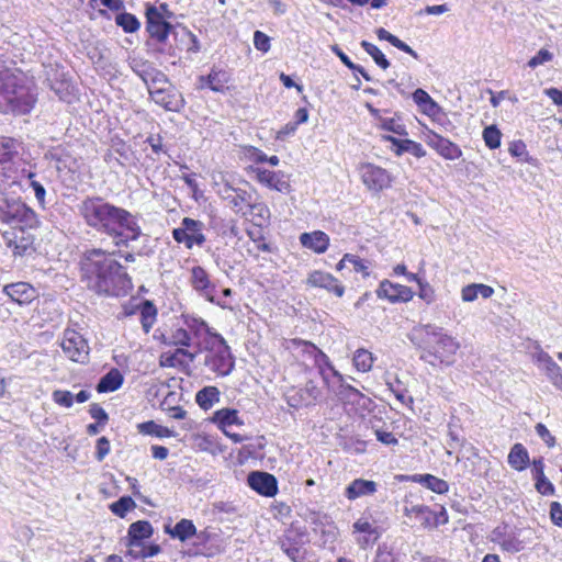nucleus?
Masks as SVG:
<instances>
[{
  "instance_id": "1",
  "label": "nucleus",
  "mask_w": 562,
  "mask_h": 562,
  "mask_svg": "<svg viewBox=\"0 0 562 562\" xmlns=\"http://www.w3.org/2000/svg\"><path fill=\"white\" fill-rule=\"evenodd\" d=\"M78 212L87 226L109 236L117 248L128 247L131 241L142 235L136 215L101 196L83 199L78 205Z\"/></svg>"
},
{
  "instance_id": "2",
  "label": "nucleus",
  "mask_w": 562,
  "mask_h": 562,
  "mask_svg": "<svg viewBox=\"0 0 562 562\" xmlns=\"http://www.w3.org/2000/svg\"><path fill=\"white\" fill-rule=\"evenodd\" d=\"M115 251L88 249L80 260L81 282L97 294L123 296L132 290V279L115 259Z\"/></svg>"
},
{
  "instance_id": "3",
  "label": "nucleus",
  "mask_w": 562,
  "mask_h": 562,
  "mask_svg": "<svg viewBox=\"0 0 562 562\" xmlns=\"http://www.w3.org/2000/svg\"><path fill=\"white\" fill-rule=\"evenodd\" d=\"M408 338L422 351L419 358L424 362L432 367H449L454 363L460 342L442 327L430 323L419 325L412 330Z\"/></svg>"
},
{
  "instance_id": "4",
  "label": "nucleus",
  "mask_w": 562,
  "mask_h": 562,
  "mask_svg": "<svg viewBox=\"0 0 562 562\" xmlns=\"http://www.w3.org/2000/svg\"><path fill=\"white\" fill-rule=\"evenodd\" d=\"M35 95L26 78L9 69L0 71V113L27 114L35 104Z\"/></svg>"
},
{
  "instance_id": "5",
  "label": "nucleus",
  "mask_w": 562,
  "mask_h": 562,
  "mask_svg": "<svg viewBox=\"0 0 562 562\" xmlns=\"http://www.w3.org/2000/svg\"><path fill=\"white\" fill-rule=\"evenodd\" d=\"M205 357L204 366L217 376L229 375L235 368V358L231 347L222 335H213L203 339Z\"/></svg>"
},
{
  "instance_id": "6",
  "label": "nucleus",
  "mask_w": 562,
  "mask_h": 562,
  "mask_svg": "<svg viewBox=\"0 0 562 562\" xmlns=\"http://www.w3.org/2000/svg\"><path fill=\"white\" fill-rule=\"evenodd\" d=\"M1 221L13 224L12 228L34 229L40 225L37 214L20 201L8 203L7 210L2 212Z\"/></svg>"
},
{
  "instance_id": "7",
  "label": "nucleus",
  "mask_w": 562,
  "mask_h": 562,
  "mask_svg": "<svg viewBox=\"0 0 562 562\" xmlns=\"http://www.w3.org/2000/svg\"><path fill=\"white\" fill-rule=\"evenodd\" d=\"M2 239L14 257L32 256L36 251V237L31 229L11 228L2 233Z\"/></svg>"
},
{
  "instance_id": "8",
  "label": "nucleus",
  "mask_w": 562,
  "mask_h": 562,
  "mask_svg": "<svg viewBox=\"0 0 562 562\" xmlns=\"http://www.w3.org/2000/svg\"><path fill=\"white\" fill-rule=\"evenodd\" d=\"M60 347L69 360L77 363L88 362L90 353L88 340L77 330L66 328Z\"/></svg>"
},
{
  "instance_id": "9",
  "label": "nucleus",
  "mask_w": 562,
  "mask_h": 562,
  "mask_svg": "<svg viewBox=\"0 0 562 562\" xmlns=\"http://www.w3.org/2000/svg\"><path fill=\"white\" fill-rule=\"evenodd\" d=\"M190 283L194 291L200 296L204 297L207 302L220 306L223 310H232V306L225 300L215 297V285L211 282L210 276L206 270L201 266H194L191 269Z\"/></svg>"
},
{
  "instance_id": "10",
  "label": "nucleus",
  "mask_w": 562,
  "mask_h": 562,
  "mask_svg": "<svg viewBox=\"0 0 562 562\" xmlns=\"http://www.w3.org/2000/svg\"><path fill=\"white\" fill-rule=\"evenodd\" d=\"M204 224L201 221L191 217H184L181 226L172 231L173 239L179 244H184L188 249L194 245L202 246L206 238L202 233Z\"/></svg>"
},
{
  "instance_id": "11",
  "label": "nucleus",
  "mask_w": 562,
  "mask_h": 562,
  "mask_svg": "<svg viewBox=\"0 0 562 562\" xmlns=\"http://www.w3.org/2000/svg\"><path fill=\"white\" fill-rule=\"evenodd\" d=\"M149 95L156 104L162 106L166 111L181 112L186 106L182 93L169 81L166 86L151 90Z\"/></svg>"
},
{
  "instance_id": "12",
  "label": "nucleus",
  "mask_w": 562,
  "mask_h": 562,
  "mask_svg": "<svg viewBox=\"0 0 562 562\" xmlns=\"http://www.w3.org/2000/svg\"><path fill=\"white\" fill-rule=\"evenodd\" d=\"M173 29V25L162 18L156 5L148 4L146 7V31L150 37L162 44Z\"/></svg>"
},
{
  "instance_id": "13",
  "label": "nucleus",
  "mask_w": 562,
  "mask_h": 562,
  "mask_svg": "<svg viewBox=\"0 0 562 562\" xmlns=\"http://www.w3.org/2000/svg\"><path fill=\"white\" fill-rule=\"evenodd\" d=\"M361 179L363 184L372 191H382L390 187L391 177L389 172L375 165L364 164L360 168Z\"/></svg>"
},
{
  "instance_id": "14",
  "label": "nucleus",
  "mask_w": 562,
  "mask_h": 562,
  "mask_svg": "<svg viewBox=\"0 0 562 562\" xmlns=\"http://www.w3.org/2000/svg\"><path fill=\"white\" fill-rule=\"evenodd\" d=\"M307 286L319 288L326 290L328 293L341 297L345 293V286L331 273L323 270H313L307 274L305 280Z\"/></svg>"
},
{
  "instance_id": "15",
  "label": "nucleus",
  "mask_w": 562,
  "mask_h": 562,
  "mask_svg": "<svg viewBox=\"0 0 562 562\" xmlns=\"http://www.w3.org/2000/svg\"><path fill=\"white\" fill-rule=\"evenodd\" d=\"M2 293L19 305H29L40 296L38 291L29 282H13L5 284Z\"/></svg>"
},
{
  "instance_id": "16",
  "label": "nucleus",
  "mask_w": 562,
  "mask_h": 562,
  "mask_svg": "<svg viewBox=\"0 0 562 562\" xmlns=\"http://www.w3.org/2000/svg\"><path fill=\"white\" fill-rule=\"evenodd\" d=\"M376 295L378 297L385 299L391 303H405L413 299L414 292L406 285L383 280L376 289Z\"/></svg>"
},
{
  "instance_id": "17",
  "label": "nucleus",
  "mask_w": 562,
  "mask_h": 562,
  "mask_svg": "<svg viewBox=\"0 0 562 562\" xmlns=\"http://www.w3.org/2000/svg\"><path fill=\"white\" fill-rule=\"evenodd\" d=\"M133 70L146 85L149 93L160 86H166L169 80L161 70L156 69L148 61L135 64Z\"/></svg>"
},
{
  "instance_id": "18",
  "label": "nucleus",
  "mask_w": 562,
  "mask_h": 562,
  "mask_svg": "<svg viewBox=\"0 0 562 562\" xmlns=\"http://www.w3.org/2000/svg\"><path fill=\"white\" fill-rule=\"evenodd\" d=\"M425 142L446 159L456 160L462 156V150L457 144L435 132H428Z\"/></svg>"
},
{
  "instance_id": "19",
  "label": "nucleus",
  "mask_w": 562,
  "mask_h": 562,
  "mask_svg": "<svg viewBox=\"0 0 562 562\" xmlns=\"http://www.w3.org/2000/svg\"><path fill=\"white\" fill-rule=\"evenodd\" d=\"M248 485L258 494L272 497L278 493V481L268 472L252 471L247 477Z\"/></svg>"
},
{
  "instance_id": "20",
  "label": "nucleus",
  "mask_w": 562,
  "mask_h": 562,
  "mask_svg": "<svg viewBox=\"0 0 562 562\" xmlns=\"http://www.w3.org/2000/svg\"><path fill=\"white\" fill-rule=\"evenodd\" d=\"M252 171L256 173L257 181L269 189L281 193H289L291 191L290 182L283 172L258 167L252 168Z\"/></svg>"
},
{
  "instance_id": "21",
  "label": "nucleus",
  "mask_w": 562,
  "mask_h": 562,
  "mask_svg": "<svg viewBox=\"0 0 562 562\" xmlns=\"http://www.w3.org/2000/svg\"><path fill=\"white\" fill-rule=\"evenodd\" d=\"M304 345L305 351L314 358L315 366L318 368L319 374L325 383H329V374L342 381V374L334 368L327 355L312 342H304Z\"/></svg>"
},
{
  "instance_id": "22",
  "label": "nucleus",
  "mask_w": 562,
  "mask_h": 562,
  "mask_svg": "<svg viewBox=\"0 0 562 562\" xmlns=\"http://www.w3.org/2000/svg\"><path fill=\"white\" fill-rule=\"evenodd\" d=\"M329 236L323 231L302 233L300 235L301 245L316 254H324L329 247Z\"/></svg>"
},
{
  "instance_id": "23",
  "label": "nucleus",
  "mask_w": 562,
  "mask_h": 562,
  "mask_svg": "<svg viewBox=\"0 0 562 562\" xmlns=\"http://www.w3.org/2000/svg\"><path fill=\"white\" fill-rule=\"evenodd\" d=\"M199 80L201 88L207 87L214 92H224L227 89L231 76L226 70L214 67L207 76H201Z\"/></svg>"
},
{
  "instance_id": "24",
  "label": "nucleus",
  "mask_w": 562,
  "mask_h": 562,
  "mask_svg": "<svg viewBox=\"0 0 562 562\" xmlns=\"http://www.w3.org/2000/svg\"><path fill=\"white\" fill-rule=\"evenodd\" d=\"M376 490L378 484L374 481L355 479L350 484L346 486L344 494L347 499L355 501L363 496L373 495Z\"/></svg>"
},
{
  "instance_id": "25",
  "label": "nucleus",
  "mask_w": 562,
  "mask_h": 562,
  "mask_svg": "<svg viewBox=\"0 0 562 562\" xmlns=\"http://www.w3.org/2000/svg\"><path fill=\"white\" fill-rule=\"evenodd\" d=\"M165 532L172 539L186 542L196 533V527L193 521L187 518L180 519L173 527L165 525Z\"/></svg>"
},
{
  "instance_id": "26",
  "label": "nucleus",
  "mask_w": 562,
  "mask_h": 562,
  "mask_svg": "<svg viewBox=\"0 0 562 562\" xmlns=\"http://www.w3.org/2000/svg\"><path fill=\"white\" fill-rule=\"evenodd\" d=\"M154 533L151 524L147 520H137L130 525L127 530V539L131 544H140L144 540L149 539Z\"/></svg>"
},
{
  "instance_id": "27",
  "label": "nucleus",
  "mask_w": 562,
  "mask_h": 562,
  "mask_svg": "<svg viewBox=\"0 0 562 562\" xmlns=\"http://www.w3.org/2000/svg\"><path fill=\"white\" fill-rule=\"evenodd\" d=\"M124 382L123 374L116 368H112L98 382L95 389L99 393H109L119 390Z\"/></svg>"
},
{
  "instance_id": "28",
  "label": "nucleus",
  "mask_w": 562,
  "mask_h": 562,
  "mask_svg": "<svg viewBox=\"0 0 562 562\" xmlns=\"http://www.w3.org/2000/svg\"><path fill=\"white\" fill-rule=\"evenodd\" d=\"M508 464L516 471H524L530 463L529 453L522 443H515L507 457Z\"/></svg>"
},
{
  "instance_id": "29",
  "label": "nucleus",
  "mask_w": 562,
  "mask_h": 562,
  "mask_svg": "<svg viewBox=\"0 0 562 562\" xmlns=\"http://www.w3.org/2000/svg\"><path fill=\"white\" fill-rule=\"evenodd\" d=\"M211 420L223 431L226 430V427L232 425H244V422L238 416V411L235 408L218 409L213 414Z\"/></svg>"
},
{
  "instance_id": "30",
  "label": "nucleus",
  "mask_w": 562,
  "mask_h": 562,
  "mask_svg": "<svg viewBox=\"0 0 562 562\" xmlns=\"http://www.w3.org/2000/svg\"><path fill=\"white\" fill-rule=\"evenodd\" d=\"M183 323L195 337L205 335L204 339H210L213 335H220L211 327H209L207 323L200 317H195L193 315H183Z\"/></svg>"
},
{
  "instance_id": "31",
  "label": "nucleus",
  "mask_w": 562,
  "mask_h": 562,
  "mask_svg": "<svg viewBox=\"0 0 562 562\" xmlns=\"http://www.w3.org/2000/svg\"><path fill=\"white\" fill-rule=\"evenodd\" d=\"M403 513L406 517L417 520L423 528H429L430 519H432V510L425 505H405Z\"/></svg>"
},
{
  "instance_id": "32",
  "label": "nucleus",
  "mask_w": 562,
  "mask_h": 562,
  "mask_svg": "<svg viewBox=\"0 0 562 562\" xmlns=\"http://www.w3.org/2000/svg\"><path fill=\"white\" fill-rule=\"evenodd\" d=\"M221 400V392L216 386H204L195 394V402L203 411H209Z\"/></svg>"
},
{
  "instance_id": "33",
  "label": "nucleus",
  "mask_w": 562,
  "mask_h": 562,
  "mask_svg": "<svg viewBox=\"0 0 562 562\" xmlns=\"http://www.w3.org/2000/svg\"><path fill=\"white\" fill-rule=\"evenodd\" d=\"M494 294V289L483 283H472L464 286L461 291L463 302H473L479 295L483 299H488Z\"/></svg>"
},
{
  "instance_id": "34",
  "label": "nucleus",
  "mask_w": 562,
  "mask_h": 562,
  "mask_svg": "<svg viewBox=\"0 0 562 562\" xmlns=\"http://www.w3.org/2000/svg\"><path fill=\"white\" fill-rule=\"evenodd\" d=\"M413 481L437 494H445L449 491L448 482L431 474H417L413 477Z\"/></svg>"
},
{
  "instance_id": "35",
  "label": "nucleus",
  "mask_w": 562,
  "mask_h": 562,
  "mask_svg": "<svg viewBox=\"0 0 562 562\" xmlns=\"http://www.w3.org/2000/svg\"><path fill=\"white\" fill-rule=\"evenodd\" d=\"M375 34H376V36H378V38L380 41H386L391 45L396 47L397 49H400V50H402V52H404L406 54H409L415 59H419V55L411 46H408L405 42L400 40L397 36L393 35L392 33H390L385 29L379 27L375 31Z\"/></svg>"
},
{
  "instance_id": "36",
  "label": "nucleus",
  "mask_w": 562,
  "mask_h": 562,
  "mask_svg": "<svg viewBox=\"0 0 562 562\" xmlns=\"http://www.w3.org/2000/svg\"><path fill=\"white\" fill-rule=\"evenodd\" d=\"M140 324L146 334H148L156 322L157 308L150 301H145L139 307Z\"/></svg>"
},
{
  "instance_id": "37",
  "label": "nucleus",
  "mask_w": 562,
  "mask_h": 562,
  "mask_svg": "<svg viewBox=\"0 0 562 562\" xmlns=\"http://www.w3.org/2000/svg\"><path fill=\"white\" fill-rule=\"evenodd\" d=\"M137 429L143 435L155 436L158 438H168L173 436V431L167 427L156 424L154 420L144 422L137 425Z\"/></svg>"
},
{
  "instance_id": "38",
  "label": "nucleus",
  "mask_w": 562,
  "mask_h": 562,
  "mask_svg": "<svg viewBox=\"0 0 562 562\" xmlns=\"http://www.w3.org/2000/svg\"><path fill=\"white\" fill-rule=\"evenodd\" d=\"M413 100L427 114L435 112L439 108L437 102L422 88L413 92Z\"/></svg>"
},
{
  "instance_id": "39",
  "label": "nucleus",
  "mask_w": 562,
  "mask_h": 562,
  "mask_svg": "<svg viewBox=\"0 0 562 562\" xmlns=\"http://www.w3.org/2000/svg\"><path fill=\"white\" fill-rule=\"evenodd\" d=\"M224 200L236 213H239L244 205H250L251 193L244 189H236L235 193H231L229 198Z\"/></svg>"
},
{
  "instance_id": "40",
  "label": "nucleus",
  "mask_w": 562,
  "mask_h": 562,
  "mask_svg": "<svg viewBox=\"0 0 562 562\" xmlns=\"http://www.w3.org/2000/svg\"><path fill=\"white\" fill-rule=\"evenodd\" d=\"M164 344L168 346H179L181 348L191 345L189 331L184 328L175 329L169 336H164Z\"/></svg>"
},
{
  "instance_id": "41",
  "label": "nucleus",
  "mask_w": 562,
  "mask_h": 562,
  "mask_svg": "<svg viewBox=\"0 0 562 562\" xmlns=\"http://www.w3.org/2000/svg\"><path fill=\"white\" fill-rule=\"evenodd\" d=\"M374 362L373 355L367 349H358L353 355V364L358 371L368 372Z\"/></svg>"
},
{
  "instance_id": "42",
  "label": "nucleus",
  "mask_w": 562,
  "mask_h": 562,
  "mask_svg": "<svg viewBox=\"0 0 562 562\" xmlns=\"http://www.w3.org/2000/svg\"><path fill=\"white\" fill-rule=\"evenodd\" d=\"M360 45L366 50V53L372 57L374 63L380 68L387 69L390 67L389 59L385 57V55L381 52V49L378 46L368 41H362Z\"/></svg>"
},
{
  "instance_id": "43",
  "label": "nucleus",
  "mask_w": 562,
  "mask_h": 562,
  "mask_svg": "<svg viewBox=\"0 0 562 562\" xmlns=\"http://www.w3.org/2000/svg\"><path fill=\"white\" fill-rule=\"evenodd\" d=\"M115 23L122 27L125 33H134L140 27L138 19L128 12L119 13L115 16Z\"/></svg>"
},
{
  "instance_id": "44",
  "label": "nucleus",
  "mask_w": 562,
  "mask_h": 562,
  "mask_svg": "<svg viewBox=\"0 0 562 562\" xmlns=\"http://www.w3.org/2000/svg\"><path fill=\"white\" fill-rule=\"evenodd\" d=\"M136 507V503L131 496H122L116 502L110 505L111 512L121 518H124L126 514Z\"/></svg>"
},
{
  "instance_id": "45",
  "label": "nucleus",
  "mask_w": 562,
  "mask_h": 562,
  "mask_svg": "<svg viewBox=\"0 0 562 562\" xmlns=\"http://www.w3.org/2000/svg\"><path fill=\"white\" fill-rule=\"evenodd\" d=\"M483 139L490 149H496L501 146L502 133L496 125L486 126L483 130Z\"/></svg>"
},
{
  "instance_id": "46",
  "label": "nucleus",
  "mask_w": 562,
  "mask_h": 562,
  "mask_svg": "<svg viewBox=\"0 0 562 562\" xmlns=\"http://www.w3.org/2000/svg\"><path fill=\"white\" fill-rule=\"evenodd\" d=\"M380 127L400 136H406L408 134L405 125L401 124L395 117H380Z\"/></svg>"
},
{
  "instance_id": "47",
  "label": "nucleus",
  "mask_w": 562,
  "mask_h": 562,
  "mask_svg": "<svg viewBox=\"0 0 562 562\" xmlns=\"http://www.w3.org/2000/svg\"><path fill=\"white\" fill-rule=\"evenodd\" d=\"M501 548L503 551L517 553L524 549V543L515 533L510 532L505 541H503Z\"/></svg>"
},
{
  "instance_id": "48",
  "label": "nucleus",
  "mask_w": 562,
  "mask_h": 562,
  "mask_svg": "<svg viewBox=\"0 0 562 562\" xmlns=\"http://www.w3.org/2000/svg\"><path fill=\"white\" fill-rule=\"evenodd\" d=\"M53 400L56 404L69 408L74 404V394L66 390H56L53 392Z\"/></svg>"
},
{
  "instance_id": "49",
  "label": "nucleus",
  "mask_w": 562,
  "mask_h": 562,
  "mask_svg": "<svg viewBox=\"0 0 562 562\" xmlns=\"http://www.w3.org/2000/svg\"><path fill=\"white\" fill-rule=\"evenodd\" d=\"M553 59V54L546 48H541L533 57L528 61V67L535 69Z\"/></svg>"
},
{
  "instance_id": "50",
  "label": "nucleus",
  "mask_w": 562,
  "mask_h": 562,
  "mask_svg": "<svg viewBox=\"0 0 562 562\" xmlns=\"http://www.w3.org/2000/svg\"><path fill=\"white\" fill-rule=\"evenodd\" d=\"M52 89L63 101L69 102V97L72 95L74 87L67 81L63 80L59 83L52 85Z\"/></svg>"
},
{
  "instance_id": "51",
  "label": "nucleus",
  "mask_w": 562,
  "mask_h": 562,
  "mask_svg": "<svg viewBox=\"0 0 562 562\" xmlns=\"http://www.w3.org/2000/svg\"><path fill=\"white\" fill-rule=\"evenodd\" d=\"M508 151L513 157L522 161H528V151L522 140H515L509 144Z\"/></svg>"
},
{
  "instance_id": "52",
  "label": "nucleus",
  "mask_w": 562,
  "mask_h": 562,
  "mask_svg": "<svg viewBox=\"0 0 562 562\" xmlns=\"http://www.w3.org/2000/svg\"><path fill=\"white\" fill-rule=\"evenodd\" d=\"M536 491L541 495H554L555 487L547 476L535 480Z\"/></svg>"
},
{
  "instance_id": "53",
  "label": "nucleus",
  "mask_w": 562,
  "mask_h": 562,
  "mask_svg": "<svg viewBox=\"0 0 562 562\" xmlns=\"http://www.w3.org/2000/svg\"><path fill=\"white\" fill-rule=\"evenodd\" d=\"M281 549L291 561L302 562L303 555L301 554V550L297 546L282 541Z\"/></svg>"
},
{
  "instance_id": "54",
  "label": "nucleus",
  "mask_w": 562,
  "mask_h": 562,
  "mask_svg": "<svg viewBox=\"0 0 562 562\" xmlns=\"http://www.w3.org/2000/svg\"><path fill=\"white\" fill-rule=\"evenodd\" d=\"M30 180H31L30 186H31V188L34 191V195H35L38 204L42 207H45L46 190H45L44 186L41 182H38V181H36L34 179V175L33 173L30 175Z\"/></svg>"
},
{
  "instance_id": "55",
  "label": "nucleus",
  "mask_w": 562,
  "mask_h": 562,
  "mask_svg": "<svg viewBox=\"0 0 562 562\" xmlns=\"http://www.w3.org/2000/svg\"><path fill=\"white\" fill-rule=\"evenodd\" d=\"M254 45L256 49L267 53L270 49V37L261 31L254 33Z\"/></svg>"
},
{
  "instance_id": "56",
  "label": "nucleus",
  "mask_w": 562,
  "mask_h": 562,
  "mask_svg": "<svg viewBox=\"0 0 562 562\" xmlns=\"http://www.w3.org/2000/svg\"><path fill=\"white\" fill-rule=\"evenodd\" d=\"M89 413L93 419L97 420V423L101 424L102 426L105 425L109 420L108 413L97 403H93L90 405Z\"/></svg>"
},
{
  "instance_id": "57",
  "label": "nucleus",
  "mask_w": 562,
  "mask_h": 562,
  "mask_svg": "<svg viewBox=\"0 0 562 562\" xmlns=\"http://www.w3.org/2000/svg\"><path fill=\"white\" fill-rule=\"evenodd\" d=\"M382 139L392 144V149L396 156H402L404 153H406V150H402V148L406 147L405 142H408V138L400 139L392 135H383Z\"/></svg>"
},
{
  "instance_id": "58",
  "label": "nucleus",
  "mask_w": 562,
  "mask_h": 562,
  "mask_svg": "<svg viewBox=\"0 0 562 562\" xmlns=\"http://www.w3.org/2000/svg\"><path fill=\"white\" fill-rule=\"evenodd\" d=\"M346 260H348V262L352 265L353 270L356 272H361L363 276H369L368 266L358 256L352 254H346Z\"/></svg>"
},
{
  "instance_id": "59",
  "label": "nucleus",
  "mask_w": 562,
  "mask_h": 562,
  "mask_svg": "<svg viewBox=\"0 0 562 562\" xmlns=\"http://www.w3.org/2000/svg\"><path fill=\"white\" fill-rule=\"evenodd\" d=\"M419 292H418V296L425 301L427 304H430L434 302L435 300V291L434 289L429 285L428 282L424 281V282H419Z\"/></svg>"
},
{
  "instance_id": "60",
  "label": "nucleus",
  "mask_w": 562,
  "mask_h": 562,
  "mask_svg": "<svg viewBox=\"0 0 562 562\" xmlns=\"http://www.w3.org/2000/svg\"><path fill=\"white\" fill-rule=\"evenodd\" d=\"M537 435L549 446L555 445V438L551 435L549 429L542 423H538L535 427Z\"/></svg>"
},
{
  "instance_id": "61",
  "label": "nucleus",
  "mask_w": 562,
  "mask_h": 562,
  "mask_svg": "<svg viewBox=\"0 0 562 562\" xmlns=\"http://www.w3.org/2000/svg\"><path fill=\"white\" fill-rule=\"evenodd\" d=\"M110 452V441L106 437H100L97 440L95 458L98 461H102L105 456Z\"/></svg>"
},
{
  "instance_id": "62",
  "label": "nucleus",
  "mask_w": 562,
  "mask_h": 562,
  "mask_svg": "<svg viewBox=\"0 0 562 562\" xmlns=\"http://www.w3.org/2000/svg\"><path fill=\"white\" fill-rule=\"evenodd\" d=\"M250 209V213L254 214L257 217H260L262 221H266L270 216V211L263 203H252L250 201V205H248Z\"/></svg>"
},
{
  "instance_id": "63",
  "label": "nucleus",
  "mask_w": 562,
  "mask_h": 562,
  "mask_svg": "<svg viewBox=\"0 0 562 562\" xmlns=\"http://www.w3.org/2000/svg\"><path fill=\"white\" fill-rule=\"evenodd\" d=\"M550 518L555 526L562 528V505L559 502L550 504Z\"/></svg>"
},
{
  "instance_id": "64",
  "label": "nucleus",
  "mask_w": 562,
  "mask_h": 562,
  "mask_svg": "<svg viewBox=\"0 0 562 562\" xmlns=\"http://www.w3.org/2000/svg\"><path fill=\"white\" fill-rule=\"evenodd\" d=\"M406 147L402 148V150H406V153H411L417 158H422L426 155V150L423 148L422 144L408 139V142H405Z\"/></svg>"
}]
</instances>
